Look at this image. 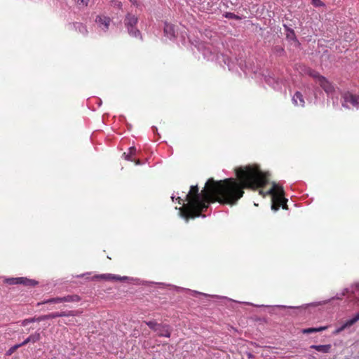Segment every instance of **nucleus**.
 <instances>
[{
  "label": "nucleus",
  "mask_w": 359,
  "mask_h": 359,
  "mask_svg": "<svg viewBox=\"0 0 359 359\" xmlns=\"http://www.w3.org/2000/svg\"><path fill=\"white\" fill-rule=\"evenodd\" d=\"M164 36L170 40H173L176 38L175 26L165 22L163 27Z\"/></svg>",
  "instance_id": "0eeeda50"
},
{
  "label": "nucleus",
  "mask_w": 359,
  "mask_h": 359,
  "mask_svg": "<svg viewBox=\"0 0 359 359\" xmlns=\"http://www.w3.org/2000/svg\"><path fill=\"white\" fill-rule=\"evenodd\" d=\"M77 313H78V311H68L55 312V316H56V318L65 317V316H74Z\"/></svg>",
  "instance_id": "aec40b11"
},
{
  "label": "nucleus",
  "mask_w": 359,
  "mask_h": 359,
  "mask_svg": "<svg viewBox=\"0 0 359 359\" xmlns=\"http://www.w3.org/2000/svg\"><path fill=\"white\" fill-rule=\"evenodd\" d=\"M259 193L263 196H265L266 194L271 195V209L275 211L279 210L280 203L283 202L284 199V190L282 186L273 183L271 189H270L266 194H264L262 190H260Z\"/></svg>",
  "instance_id": "f03ea898"
},
{
  "label": "nucleus",
  "mask_w": 359,
  "mask_h": 359,
  "mask_svg": "<svg viewBox=\"0 0 359 359\" xmlns=\"http://www.w3.org/2000/svg\"><path fill=\"white\" fill-rule=\"evenodd\" d=\"M224 17L229 19H235V20H239L240 17L236 15V14L230 12H226L224 14Z\"/></svg>",
  "instance_id": "bb28decb"
},
{
  "label": "nucleus",
  "mask_w": 359,
  "mask_h": 359,
  "mask_svg": "<svg viewBox=\"0 0 359 359\" xmlns=\"http://www.w3.org/2000/svg\"><path fill=\"white\" fill-rule=\"evenodd\" d=\"M74 27L83 36H86L88 34L87 27L81 22H75L74 24Z\"/></svg>",
  "instance_id": "2eb2a0df"
},
{
  "label": "nucleus",
  "mask_w": 359,
  "mask_h": 359,
  "mask_svg": "<svg viewBox=\"0 0 359 359\" xmlns=\"http://www.w3.org/2000/svg\"><path fill=\"white\" fill-rule=\"evenodd\" d=\"M196 1L201 11H209L212 7V0H196Z\"/></svg>",
  "instance_id": "f8f14e48"
},
{
  "label": "nucleus",
  "mask_w": 359,
  "mask_h": 359,
  "mask_svg": "<svg viewBox=\"0 0 359 359\" xmlns=\"http://www.w3.org/2000/svg\"><path fill=\"white\" fill-rule=\"evenodd\" d=\"M29 340L32 343H36L39 341L41 339V333L38 331L35 332L34 334H30L29 336Z\"/></svg>",
  "instance_id": "5701e85b"
},
{
  "label": "nucleus",
  "mask_w": 359,
  "mask_h": 359,
  "mask_svg": "<svg viewBox=\"0 0 359 359\" xmlns=\"http://www.w3.org/2000/svg\"><path fill=\"white\" fill-rule=\"evenodd\" d=\"M136 151H137L136 148L135 147H131L129 148L128 152H124L123 154V156H124L125 159H126L128 161H133L132 156L135 155Z\"/></svg>",
  "instance_id": "dca6fc26"
},
{
  "label": "nucleus",
  "mask_w": 359,
  "mask_h": 359,
  "mask_svg": "<svg viewBox=\"0 0 359 359\" xmlns=\"http://www.w3.org/2000/svg\"><path fill=\"white\" fill-rule=\"evenodd\" d=\"M129 1H130V2H131L133 4H136V0H129Z\"/></svg>",
  "instance_id": "ea45409f"
},
{
  "label": "nucleus",
  "mask_w": 359,
  "mask_h": 359,
  "mask_svg": "<svg viewBox=\"0 0 359 359\" xmlns=\"http://www.w3.org/2000/svg\"><path fill=\"white\" fill-rule=\"evenodd\" d=\"M327 327H310L302 330V333L304 334H311L313 332H321L325 330Z\"/></svg>",
  "instance_id": "6ab92c4d"
},
{
  "label": "nucleus",
  "mask_w": 359,
  "mask_h": 359,
  "mask_svg": "<svg viewBox=\"0 0 359 359\" xmlns=\"http://www.w3.org/2000/svg\"><path fill=\"white\" fill-rule=\"evenodd\" d=\"M135 162V164L136 165H140L141 164V161L140 160H137V161H134Z\"/></svg>",
  "instance_id": "e433bc0d"
},
{
  "label": "nucleus",
  "mask_w": 359,
  "mask_h": 359,
  "mask_svg": "<svg viewBox=\"0 0 359 359\" xmlns=\"http://www.w3.org/2000/svg\"><path fill=\"white\" fill-rule=\"evenodd\" d=\"M63 297V302H78L81 300L79 296L76 294L67 295Z\"/></svg>",
  "instance_id": "a211bd4d"
},
{
  "label": "nucleus",
  "mask_w": 359,
  "mask_h": 359,
  "mask_svg": "<svg viewBox=\"0 0 359 359\" xmlns=\"http://www.w3.org/2000/svg\"><path fill=\"white\" fill-rule=\"evenodd\" d=\"M93 279H103L107 280H123L128 279L127 276H119L111 273H104L101 275L95 276Z\"/></svg>",
  "instance_id": "1a4fd4ad"
},
{
  "label": "nucleus",
  "mask_w": 359,
  "mask_h": 359,
  "mask_svg": "<svg viewBox=\"0 0 359 359\" xmlns=\"http://www.w3.org/2000/svg\"><path fill=\"white\" fill-rule=\"evenodd\" d=\"M67 325H74V320L72 319V320H69V322L67 323H65Z\"/></svg>",
  "instance_id": "c9c22d12"
},
{
  "label": "nucleus",
  "mask_w": 359,
  "mask_h": 359,
  "mask_svg": "<svg viewBox=\"0 0 359 359\" xmlns=\"http://www.w3.org/2000/svg\"><path fill=\"white\" fill-rule=\"evenodd\" d=\"M89 0H78L79 4H82L85 6H87L88 4Z\"/></svg>",
  "instance_id": "72a5a7b5"
},
{
  "label": "nucleus",
  "mask_w": 359,
  "mask_h": 359,
  "mask_svg": "<svg viewBox=\"0 0 359 359\" xmlns=\"http://www.w3.org/2000/svg\"><path fill=\"white\" fill-rule=\"evenodd\" d=\"M236 177L221 180L209 178L203 189L199 192L198 184L190 187L186 196L187 203L181 206V217L187 221L194 219L205 212L210 204L234 205L243 196L245 189L255 191L264 187L269 182L268 174L261 170L257 165H248L235 169Z\"/></svg>",
  "instance_id": "f257e3e1"
},
{
  "label": "nucleus",
  "mask_w": 359,
  "mask_h": 359,
  "mask_svg": "<svg viewBox=\"0 0 359 359\" xmlns=\"http://www.w3.org/2000/svg\"><path fill=\"white\" fill-rule=\"evenodd\" d=\"M137 17L130 13H127L123 20L124 25L127 29L128 34L132 37L142 39L141 32L137 28Z\"/></svg>",
  "instance_id": "7ed1b4c3"
},
{
  "label": "nucleus",
  "mask_w": 359,
  "mask_h": 359,
  "mask_svg": "<svg viewBox=\"0 0 359 359\" xmlns=\"http://www.w3.org/2000/svg\"><path fill=\"white\" fill-rule=\"evenodd\" d=\"M312 1L316 6H320L323 5V3L320 0H312Z\"/></svg>",
  "instance_id": "2f4dec72"
},
{
  "label": "nucleus",
  "mask_w": 359,
  "mask_h": 359,
  "mask_svg": "<svg viewBox=\"0 0 359 359\" xmlns=\"http://www.w3.org/2000/svg\"><path fill=\"white\" fill-rule=\"evenodd\" d=\"M292 102L295 106H301V107L304 106L305 102H304L303 95L300 92L297 91L294 93V95L292 97Z\"/></svg>",
  "instance_id": "ddd939ff"
},
{
  "label": "nucleus",
  "mask_w": 359,
  "mask_h": 359,
  "mask_svg": "<svg viewBox=\"0 0 359 359\" xmlns=\"http://www.w3.org/2000/svg\"><path fill=\"white\" fill-rule=\"evenodd\" d=\"M144 323L154 332L160 325L159 323H157L155 320L144 321Z\"/></svg>",
  "instance_id": "b1692460"
},
{
  "label": "nucleus",
  "mask_w": 359,
  "mask_h": 359,
  "mask_svg": "<svg viewBox=\"0 0 359 359\" xmlns=\"http://www.w3.org/2000/svg\"><path fill=\"white\" fill-rule=\"evenodd\" d=\"M56 318L55 312H54V313H49V314L40 316H39V320H40V322H41V321H43V320H49V319H53V318Z\"/></svg>",
  "instance_id": "393cba45"
},
{
  "label": "nucleus",
  "mask_w": 359,
  "mask_h": 359,
  "mask_svg": "<svg viewBox=\"0 0 359 359\" xmlns=\"http://www.w3.org/2000/svg\"><path fill=\"white\" fill-rule=\"evenodd\" d=\"M287 199H286L284 197L283 201L280 203V207H282L283 209H285V210L288 209L287 205Z\"/></svg>",
  "instance_id": "c756f323"
},
{
  "label": "nucleus",
  "mask_w": 359,
  "mask_h": 359,
  "mask_svg": "<svg viewBox=\"0 0 359 359\" xmlns=\"http://www.w3.org/2000/svg\"><path fill=\"white\" fill-rule=\"evenodd\" d=\"M29 342H31V341L29 340V337H28L22 343L18 344L20 345V347H21V346H23L27 344Z\"/></svg>",
  "instance_id": "7c9ffc66"
},
{
  "label": "nucleus",
  "mask_w": 359,
  "mask_h": 359,
  "mask_svg": "<svg viewBox=\"0 0 359 359\" xmlns=\"http://www.w3.org/2000/svg\"><path fill=\"white\" fill-rule=\"evenodd\" d=\"M318 83L326 93L329 94L334 92V86L325 76L320 78Z\"/></svg>",
  "instance_id": "6e6552de"
},
{
  "label": "nucleus",
  "mask_w": 359,
  "mask_h": 359,
  "mask_svg": "<svg viewBox=\"0 0 359 359\" xmlns=\"http://www.w3.org/2000/svg\"><path fill=\"white\" fill-rule=\"evenodd\" d=\"M95 22L101 31L107 32L109 30L111 20L108 16L99 15L96 16Z\"/></svg>",
  "instance_id": "20e7f679"
},
{
  "label": "nucleus",
  "mask_w": 359,
  "mask_h": 359,
  "mask_svg": "<svg viewBox=\"0 0 359 359\" xmlns=\"http://www.w3.org/2000/svg\"><path fill=\"white\" fill-rule=\"evenodd\" d=\"M20 348V345L15 344L11 346L6 353V355L10 356L18 348Z\"/></svg>",
  "instance_id": "a878e982"
},
{
  "label": "nucleus",
  "mask_w": 359,
  "mask_h": 359,
  "mask_svg": "<svg viewBox=\"0 0 359 359\" xmlns=\"http://www.w3.org/2000/svg\"><path fill=\"white\" fill-rule=\"evenodd\" d=\"M155 332L159 337H169L170 335L169 327L166 325L160 324Z\"/></svg>",
  "instance_id": "9b49d317"
},
{
  "label": "nucleus",
  "mask_w": 359,
  "mask_h": 359,
  "mask_svg": "<svg viewBox=\"0 0 359 359\" xmlns=\"http://www.w3.org/2000/svg\"><path fill=\"white\" fill-rule=\"evenodd\" d=\"M117 6L121 8L122 7V3L121 2H118Z\"/></svg>",
  "instance_id": "4c0bfd02"
},
{
  "label": "nucleus",
  "mask_w": 359,
  "mask_h": 359,
  "mask_svg": "<svg viewBox=\"0 0 359 359\" xmlns=\"http://www.w3.org/2000/svg\"><path fill=\"white\" fill-rule=\"evenodd\" d=\"M306 73L310 76H311L312 78L316 79V82H318V83H319V81H320V77H323V76L320 75L318 72H316V71H315L313 69H309L307 70Z\"/></svg>",
  "instance_id": "412c9836"
},
{
  "label": "nucleus",
  "mask_w": 359,
  "mask_h": 359,
  "mask_svg": "<svg viewBox=\"0 0 359 359\" xmlns=\"http://www.w3.org/2000/svg\"><path fill=\"white\" fill-rule=\"evenodd\" d=\"M359 320V312L357 313L353 318H352L351 319L346 321L341 327H339V328H337L334 333L335 334H339L341 332H342L343 330H344L347 327H349L351 326H352L353 324H355L356 322H358Z\"/></svg>",
  "instance_id": "9d476101"
},
{
  "label": "nucleus",
  "mask_w": 359,
  "mask_h": 359,
  "mask_svg": "<svg viewBox=\"0 0 359 359\" xmlns=\"http://www.w3.org/2000/svg\"><path fill=\"white\" fill-rule=\"evenodd\" d=\"M18 278H10L6 279V283L10 285L18 284Z\"/></svg>",
  "instance_id": "cd10ccee"
},
{
  "label": "nucleus",
  "mask_w": 359,
  "mask_h": 359,
  "mask_svg": "<svg viewBox=\"0 0 359 359\" xmlns=\"http://www.w3.org/2000/svg\"><path fill=\"white\" fill-rule=\"evenodd\" d=\"M342 295H348L349 298H358L359 297V283H355L349 288L344 289Z\"/></svg>",
  "instance_id": "423d86ee"
},
{
  "label": "nucleus",
  "mask_w": 359,
  "mask_h": 359,
  "mask_svg": "<svg viewBox=\"0 0 359 359\" xmlns=\"http://www.w3.org/2000/svg\"><path fill=\"white\" fill-rule=\"evenodd\" d=\"M18 279H21L18 280V284L31 286H34L37 284V282L34 280H31L23 277L18 278Z\"/></svg>",
  "instance_id": "f3484780"
},
{
  "label": "nucleus",
  "mask_w": 359,
  "mask_h": 359,
  "mask_svg": "<svg viewBox=\"0 0 359 359\" xmlns=\"http://www.w3.org/2000/svg\"><path fill=\"white\" fill-rule=\"evenodd\" d=\"M152 130H153L154 133L156 132L157 131V128L155 127V126H153L152 127Z\"/></svg>",
  "instance_id": "58836bf2"
},
{
  "label": "nucleus",
  "mask_w": 359,
  "mask_h": 359,
  "mask_svg": "<svg viewBox=\"0 0 359 359\" xmlns=\"http://www.w3.org/2000/svg\"><path fill=\"white\" fill-rule=\"evenodd\" d=\"M34 322H40L39 316V317H33L29 318H26L21 321L22 326H27L29 323H34Z\"/></svg>",
  "instance_id": "4be33fe9"
},
{
  "label": "nucleus",
  "mask_w": 359,
  "mask_h": 359,
  "mask_svg": "<svg viewBox=\"0 0 359 359\" xmlns=\"http://www.w3.org/2000/svg\"><path fill=\"white\" fill-rule=\"evenodd\" d=\"M171 198L173 201L176 200L180 203V196L176 197L174 194H172Z\"/></svg>",
  "instance_id": "f704fd0d"
},
{
  "label": "nucleus",
  "mask_w": 359,
  "mask_h": 359,
  "mask_svg": "<svg viewBox=\"0 0 359 359\" xmlns=\"http://www.w3.org/2000/svg\"><path fill=\"white\" fill-rule=\"evenodd\" d=\"M311 348L315 349L318 352H321L323 353H330L332 349L331 344H325V345H311L310 346Z\"/></svg>",
  "instance_id": "4468645a"
},
{
  "label": "nucleus",
  "mask_w": 359,
  "mask_h": 359,
  "mask_svg": "<svg viewBox=\"0 0 359 359\" xmlns=\"http://www.w3.org/2000/svg\"><path fill=\"white\" fill-rule=\"evenodd\" d=\"M55 304L62 303L63 302V297H55Z\"/></svg>",
  "instance_id": "473e14b6"
},
{
  "label": "nucleus",
  "mask_w": 359,
  "mask_h": 359,
  "mask_svg": "<svg viewBox=\"0 0 359 359\" xmlns=\"http://www.w3.org/2000/svg\"><path fill=\"white\" fill-rule=\"evenodd\" d=\"M55 298H50V299L44 300L41 303H39L38 304L40 305V304H55Z\"/></svg>",
  "instance_id": "c85d7f7f"
},
{
  "label": "nucleus",
  "mask_w": 359,
  "mask_h": 359,
  "mask_svg": "<svg viewBox=\"0 0 359 359\" xmlns=\"http://www.w3.org/2000/svg\"><path fill=\"white\" fill-rule=\"evenodd\" d=\"M341 97L344 100L342 104L350 103L353 107L358 108L359 107V95H355L349 91H346L341 94Z\"/></svg>",
  "instance_id": "39448f33"
}]
</instances>
